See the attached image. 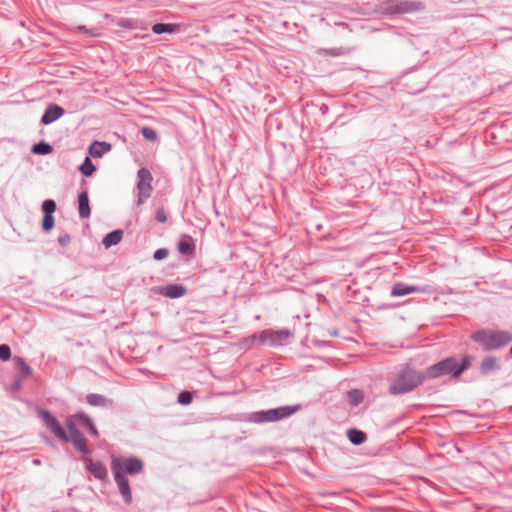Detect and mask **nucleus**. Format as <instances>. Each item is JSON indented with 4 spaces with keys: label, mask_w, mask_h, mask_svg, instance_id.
<instances>
[{
    "label": "nucleus",
    "mask_w": 512,
    "mask_h": 512,
    "mask_svg": "<svg viewBox=\"0 0 512 512\" xmlns=\"http://www.w3.org/2000/svg\"><path fill=\"white\" fill-rule=\"evenodd\" d=\"M499 368L498 360L496 357L487 356L481 362L480 370L483 374H487Z\"/></svg>",
    "instance_id": "nucleus-14"
},
{
    "label": "nucleus",
    "mask_w": 512,
    "mask_h": 512,
    "mask_svg": "<svg viewBox=\"0 0 512 512\" xmlns=\"http://www.w3.org/2000/svg\"><path fill=\"white\" fill-rule=\"evenodd\" d=\"M76 419H79L78 417V414L77 415H74V416H70L67 418L66 420V426L68 428V432H69V436L68 437H72L74 436L75 434H79L81 433L77 427H76V423H75V420Z\"/></svg>",
    "instance_id": "nucleus-21"
},
{
    "label": "nucleus",
    "mask_w": 512,
    "mask_h": 512,
    "mask_svg": "<svg viewBox=\"0 0 512 512\" xmlns=\"http://www.w3.org/2000/svg\"><path fill=\"white\" fill-rule=\"evenodd\" d=\"M156 220L160 223H165L167 221L166 213L163 208L157 210Z\"/></svg>",
    "instance_id": "nucleus-33"
},
{
    "label": "nucleus",
    "mask_w": 512,
    "mask_h": 512,
    "mask_svg": "<svg viewBox=\"0 0 512 512\" xmlns=\"http://www.w3.org/2000/svg\"><path fill=\"white\" fill-rule=\"evenodd\" d=\"M178 250L182 254L190 255L194 251V244L191 239H183L178 244Z\"/></svg>",
    "instance_id": "nucleus-20"
},
{
    "label": "nucleus",
    "mask_w": 512,
    "mask_h": 512,
    "mask_svg": "<svg viewBox=\"0 0 512 512\" xmlns=\"http://www.w3.org/2000/svg\"><path fill=\"white\" fill-rule=\"evenodd\" d=\"M86 468L95 478L105 480L107 478V469L100 462H94L92 459H85Z\"/></svg>",
    "instance_id": "nucleus-11"
},
{
    "label": "nucleus",
    "mask_w": 512,
    "mask_h": 512,
    "mask_svg": "<svg viewBox=\"0 0 512 512\" xmlns=\"http://www.w3.org/2000/svg\"><path fill=\"white\" fill-rule=\"evenodd\" d=\"M291 335L289 330H266L260 333L259 340L264 345H282L287 342Z\"/></svg>",
    "instance_id": "nucleus-7"
},
{
    "label": "nucleus",
    "mask_w": 512,
    "mask_h": 512,
    "mask_svg": "<svg viewBox=\"0 0 512 512\" xmlns=\"http://www.w3.org/2000/svg\"><path fill=\"white\" fill-rule=\"evenodd\" d=\"M418 288L416 286L412 285H406L403 283H397L392 288V295L393 296H405L414 292H417Z\"/></svg>",
    "instance_id": "nucleus-12"
},
{
    "label": "nucleus",
    "mask_w": 512,
    "mask_h": 512,
    "mask_svg": "<svg viewBox=\"0 0 512 512\" xmlns=\"http://www.w3.org/2000/svg\"><path fill=\"white\" fill-rule=\"evenodd\" d=\"M39 416L44 421L46 426L58 437L60 440L67 442L68 435L65 430L60 426L57 419L48 411L40 410Z\"/></svg>",
    "instance_id": "nucleus-8"
},
{
    "label": "nucleus",
    "mask_w": 512,
    "mask_h": 512,
    "mask_svg": "<svg viewBox=\"0 0 512 512\" xmlns=\"http://www.w3.org/2000/svg\"><path fill=\"white\" fill-rule=\"evenodd\" d=\"M510 353L512 354V346H511V349H510Z\"/></svg>",
    "instance_id": "nucleus-37"
},
{
    "label": "nucleus",
    "mask_w": 512,
    "mask_h": 512,
    "mask_svg": "<svg viewBox=\"0 0 512 512\" xmlns=\"http://www.w3.org/2000/svg\"><path fill=\"white\" fill-rule=\"evenodd\" d=\"M69 240H70V237L68 235L59 237V242L62 245H66L69 242Z\"/></svg>",
    "instance_id": "nucleus-35"
},
{
    "label": "nucleus",
    "mask_w": 512,
    "mask_h": 512,
    "mask_svg": "<svg viewBox=\"0 0 512 512\" xmlns=\"http://www.w3.org/2000/svg\"><path fill=\"white\" fill-rule=\"evenodd\" d=\"M168 255V251L166 249H158L155 251L154 253V259L155 260H162L164 258H166Z\"/></svg>",
    "instance_id": "nucleus-34"
},
{
    "label": "nucleus",
    "mask_w": 512,
    "mask_h": 512,
    "mask_svg": "<svg viewBox=\"0 0 512 512\" xmlns=\"http://www.w3.org/2000/svg\"><path fill=\"white\" fill-rule=\"evenodd\" d=\"M174 30H175V25H173V24L158 23V24L153 25V27H152V31L156 34H162L165 32L171 33Z\"/></svg>",
    "instance_id": "nucleus-22"
},
{
    "label": "nucleus",
    "mask_w": 512,
    "mask_h": 512,
    "mask_svg": "<svg viewBox=\"0 0 512 512\" xmlns=\"http://www.w3.org/2000/svg\"><path fill=\"white\" fill-rule=\"evenodd\" d=\"M42 209L44 214L53 215L56 210V203L53 200H45L42 205Z\"/></svg>",
    "instance_id": "nucleus-28"
},
{
    "label": "nucleus",
    "mask_w": 512,
    "mask_h": 512,
    "mask_svg": "<svg viewBox=\"0 0 512 512\" xmlns=\"http://www.w3.org/2000/svg\"><path fill=\"white\" fill-rule=\"evenodd\" d=\"M78 417H79V420L83 421L87 425V427L92 435H94L96 437L99 436L98 430L96 429V427L92 423L91 419L87 415H85L83 413H79Z\"/></svg>",
    "instance_id": "nucleus-25"
},
{
    "label": "nucleus",
    "mask_w": 512,
    "mask_h": 512,
    "mask_svg": "<svg viewBox=\"0 0 512 512\" xmlns=\"http://www.w3.org/2000/svg\"><path fill=\"white\" fill-rule=\"evenodd\" d=\"M54 227V217L50 214H44L42 221V228L46 232L50 231Z\"/></svg>",
    "instance_id": "nucleus-27"
},
{
    "label": "nucleus",
    "mask_w": 512,
    "mask_h": 512,
    "mask_svg": "<svg viewBox=\"0 0 512 512\" xmlns=\"http://www.w3.org/2000/svg\"><path fill=\"white\" fill-rule=\"evenodd\" d=\"M179 403L188 405L192 401V394L188 391L181 392L178 396Z\"/></svg>",
    "instance_id": "nucleus-30"
},
{
    "label": "nucleus",
    "mask_w": 512,
    "mask_h": 512,
    "mask_svg": "<svg viewBox=\"0 0 512 512\" xmlns=\"http://www.w3.org/2000/svg\"><path fill=\"white\" fill-rule=\"evenodd\" d=\"M138 183H137V190H138V199L137 204L142 205L151 195L153 187H152V181L153 177L148 169L141 168L138 173Z\"/></svg>",
    "instance_id": "nucleus-6"
},
{
    "label": "nucleus",
    "mask_w": 512,
    "mask_h": 512,
    "mask_svg": "<svg viewBox=\"0 0 512 512\" xmlns=\"http://www.w3.org/2000/svg\"><path fill=\"white\" fill-rule=\"evenodd\" d=\"M71 440L75 447L82 453L87 454L89 450L87 449L86 443L87 440L82 433L75 434L72 437H68V441Z\"/></svg>",
    "instance_id": "nucleus-18"
},
{
    "label": "nucleus",
    "mask_w": 512,
    "mask_h": 512,
    "mask_svg": "<svg viewBox=\"0 0 512 512\" xmlns=\"http://www.w3.org/2000/svg\"><path fill=\"white\" fill-rule=\"evenodd\" d=\"M79 215L81 218H87L90 215L89 199L86 192L78 196Z\"/></svg>",
    "instance_id": "nucleus-15"
},
{
    "label": "nucleus",
    "mask_w": 512,
    "mask_h": 512,
    "mask_svg": "<svg viewBox=\"0 0 512 512\" xmlns=\"http://www.w3.org/2000/svg\"><path fill=\"white\" fill-rule=\"evenodd\" d=\"M473 340L479 343L484 350L499 349L507 345L512 336L503 331L482 330L473 334Z\"/></svg>",
    "instance_id": "nucleus-3"
},
{
    "label": "nucleus",
    "mask_w": 512,
    "mask_h": 512,
    "mask_svg": "<svg viewBox=\"0 0 512 512\" xmlns=\"http://www.w3.org/2000/svg\"><path fill=\"white\" fill-rule=\"evenodd\" d=\"M51 151H52V147L49 144L44 143V142L35 144L32 147V152L34 154L44 155V154L50 153Z\"/></svg>",
    "instance_id": "nucleus-24"
},
{
    "label": "nucleus",
    "mask_w": 512,
    "mask_h": 512,
    "mask_svg": "<svg viewBox=\"0 0 512 512\" xmlns=\"http://www.w3.org/2000/svg\"><path fill=\"white\" fill-rule=\"evenodd\" d=\"M11 356L10 347L6 344L0 345V359L7 361Z\"/></svg>",
    "instance_id": "nucleus-31"
},
{
    "label": "nucleus",
    "mask_w": 512,
    "mask_h": 512,
    "mask_svg": "<svg viewBox=\"0 0 512 512\" xmlns=\"http://www.w3.org/2000/svg\"><path fill=\"white\" fill-rule=\"evenodd\" d=\"M111 468L114 474L115 482L124 501L126 503H130L132 500V494L129 481L124 476V472H127L131 475L140 473L143 468L142 462L137 458H113Z\"/></svg>",
    "instance_id": "nucleus-1"
},
{
    "label": "nucleus",
    "mask_w": 512,
    "mask_h": 512,
    "mask_svg": "<svg viewBox=\"0 0 512 512\" xmlns=\"http://www.w3.org/2000/svg\"><path fill=\"white\" fill-rule=\"evenodd\" d=\"M299 408V405L283 406L276 409H270L267 411L255 412L251 415V419L256 423L275 422L289 417L293 413L297 412Z\"/></svg>",
    "instance_id": "nucleus-5"
},
{
    "label": "nucleus",
    "mask_w": 512,
    "mask_h": 512,
    "mask_svg": "<svg viewBox=\"0 0 512 512\" xmlns=\"http://www.w3.org/2000/svg\"><path fill=\"white\" fill-rule=\"evenodd\" d=\"M14 364L17 370L20 372L21 376L24 378L30 377L32 375V369L30 366L22 359L21 357H14Z\"/></svg>",
    "instance_id": "nucleus-17"
},
{
    "label": "nucleus",
    "mask_w": 512,
    "mask_h": 512,
    "mask_svg": "<svg viewBox=\"0 0 512 512\" xmlns=\"http://www.w3.org/2000/svg\"><path fill=\"white\" fill-rule=\"evenodd\" d=\"M63 114L64 110L60 106L56 104H50L43 114L41 122L44 125H48L60 118Z\"/></svg>",
    "instance_id": "nucleus-10"
},
{
    "label": "nucleus",
    "mask_w": 512,
    "mask_h": 512,
    "mask_svg": "<svg viewBox=\"0 0 512 512\" xmlns=\"http://www.w3.org/2000/svg\"><path fill=\"white\" fill-rule=\"evenodd\" d=\"M329 333H330L331 336H337L338 335V333L336 331H330Z\"/></svg>",
    "instance_id": "nucleus-36"
},
{
    "label": "nucleus",
    "mask_w": 512,
    "mask_h": 512,
    "mask_svg": "<svg viewBox=\"0 0 512 512\" xmlns=\"http://www.w3.org/2000/svg\"><path fill=\"white\" fill-rule=\"evenodd\" d=\"M87 401L91 405H100L104 402V399H103V397H101L99 395L90 394L87 396Z\"/></svg>",
    "instance_id": "nucleus-32"
},
{
    "label": "nucleus",
    "mask_w": 512,
    "mask_h": 512,
    "mask_svg": "<svg viewBox=\"0 0 512 512\" xmlns=\"http://www.w3.org/2000/svg\"><path fill=\"white\" fill-rule=\"evenodd\" d=\"M123 237V232L121 230L113 231L109 234H107L102 243L105 246V248H110L113 245H117Z\"/></svg>",
    "instance_id": "nucleus-16"
},
{
    "label": "nucleus",
    "mask_w": 512,
    "mask_h": 512,
    "mask_svg": "<svg viewBox=\"0 0 512 512\" xmlns=\"http://www.w3.org/2000/svg\"><path fill=\"white\" fill-rule=\"evenodd\" d=\"M349 402L352 405H357L363 400V393L359 390H353L348 393Z\"/></svg>",
    "instance_id": "nucleus-26"
},
{
    "label": "nucleus",
    "mask_w": 512,
    "mask_h": 512,
    "mask_svg": "<svg viewBox=\"0 0 512 512\" xmlns=\"http://www.w3.org/2000/svg\"><path fill=\"white\" fill-rule=\"evenodd\" d=\"M348 437L349 440L355 445H359L366 440V434L356 429L349 430Z\"/></svg>",
    "instance_id": "nucleus-19"
},
{
    "label": "nucleus",
    "mask_w": 512,
    "mask_h": 512,
    "mask_svg": "<svg viewBox=\"0 0 512 512\" xmlns=\"http://www.w3.org/2000/svg\"><path fill=\"white\" fill-rule=\"evenodd\" d=\"M80 171L85 176H91L95 171V166L91 162L89 157H86L83 164L80 166Z\"/></svg>",
    "instance_id": "nucleus-23"
},
{
    "label": "nucleus",
    "mask_w": 512,
    "mask_h": 512,
    "mask_svg": "<svg viewBox=\"0 0 512 512\" xmlns=\"http://www.w3.org/2000/svg\"><path fill=\"white\" fill-rule=\"evenodd\" d=\"M423 380V376L412 369L404 370L391 384L390 391L392 393H405L416 386Z\"/></svg>",
    "instance_id": "nucleus-4"
},
{
    "label": "nucleus",
    "mask_w": 512,
    "mask_h": 512,
    "mask_svg": "<svg viewBox=\"0 0 512 512\" xmlns=\"http://www.w3.org/2000/svg\"><path fill=\"white\" fill-rule=\"evenodd\" d=\"M472 358L465 356L461 364H458L455 358H447L428 368L426 375L430 378L440 377L444 375H452L459 377L471 364Z\"/></svg>",
    "instance_id": "nucleus-2"
},
{
    "label": "nucleus",
    "mask_w": 512,
    "mask_h": 512,
    "mask_svg": "<svg viewBox=\"0 0 512 512\" xmlns=\"http://www.w3.org/2000/svg\"><path fill=\"white\" fill-rule=\"evenodd\" d=\"M111 148L110 144L106 143V142H98V141H95L94 143H92L89 147V153L93 156V157H101L104 153H106L107 151H109Z\"/></svg>",
    "instance_id": "nucleus-13"
},
{
    "label": "nucleus",
    "mask_w": 512,
    "mask_h": 512,
    "mask_svg": "<svg viewBox=\"0 0 512 512\" xmlns=\"http://www.w3.org/2000/svg\"><path fill=\"white\" fill-rule=\"evenodd\" d=\"M155 291L168 298H179L186 294V288L178 284H170L158 287Z\"/></svg>",
    "instance_id": "nucleus-9"
},
{
    "label": "nucleus",
    "mask_w": 512,
    "mask_h": 512,
    "mask_svg": "<svg viewBox=\"0 0 512 512\" xmlns=\"http://www.w3.org/2000/svg\"><path fill=\"white\" fill-rule=\"evenodd\" d=\"M141 132L143 137L149 141H154L157 139L156 131L150 127H143Z\"/></svg>",
    "instance_id": "nucleus-29"
}]
</instances>
